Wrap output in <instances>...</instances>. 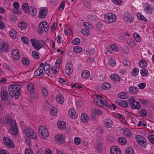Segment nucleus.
<instances>
[{
	"mask_svg": "<svg viewBox=\"0 0 154 154\" xmlns=\"http://www.w3.org/2000/svg\"><path fill=\"white\" fill-rule=\"evenodd\" d=\"M8 91L11 96L15 97L16 99H17L20 93L22 91L21 86L18 84H11L9 86Z\"/></svg>",
	"mask_w": 154,
	"mask_h": 154,
	"instance_id": "1",
	"label": "nucleus"
},
{
	"mask_svg": "<svg viewBox=\"0 0 154 154\" xmlns=\"http://www.w3.org/2000/svg\"><path fill=\"white\" fill-rule=\"evenodd\" d=\"M5 119L6 122H5V123L10 124L12 134H16L18 132V130L16 121L14 120H12L9 116H7L6 117Z\"/></svg>",
	"mask_w": 154,
	"mask_h": 154,
	"instance_id": "2",
	"label": "nucleus"
},
{
	"mask_svg": "<svg viewBox=\"0 0 154 154\" xmlns=\"http://www.w3.org/2000/svg\"><path fill=\"white\" fill-rule=\"evenodd\" d=\"M30 42L33 47L37 51L42 48L45 44L44 42L42 40L37 41L34 38L31 39Z\"/></svg>",
	"mask_w": 154,
	"mask_h": 154,
	"instance_id": "3",
	"label": "nucleus"
},
{
	"mask_svg": "<svg viewBox=\"0 0 154 154\" xmlns=\"http://www.w3.org/2000/svg\"><path fill=\"white\" fill-rule=\"evenodd\" d=\"M128 104L132 109H139L141 107L140 103L136 100L134 97H131L129 100Z\"/></svg>",
	"mask_w": 154,
	"mask_h": 154,
	"instance_id": "4",
	"label": "nucleus"
},
{
	"mask_svg": "<svg viewBox=\"0 0 154 154\" xmlns=\"http://www.w3.org/2000/svg\"><path fill=\"white\" fill-rule=\"evenodd\" d=\"M1 100L3 101H6L7 104H11L10 97L8 95V93L6 89L4 88L1 90Z\"/></svg>",
	"mask_w": 154,
	"mask_h": 154,
	"instance_id": "5",
	"label": "nucleus"
},
{
	"mask_svg": "<svg viewBox=\"0 0 154 154\" xmlns=\"http://www.w3.org/2000/svg\"><path fill=\"white\" fill-rule=\"evenodd\" d=\"M25 134L29 138L37 139L36 134L33 129L29 127L26 128L24 130Z\"/></svg>",
	"mask_w": 154,
	"mask_h": 154,
	"instance_id": "6",
	"label": "nucleus"
},
{
	"mask_svg": "<svg viewBox=\"0 0 154 154\" xmlns=\"http://www.w3.org/2000/svg\"><path fill=\"white\" fill-rule=\"evenodd\" d=\"M49 29V26L47 23L43 21L39 23L38 31L39 33L42 34L44 31L47 32Z\"/></svg>",
	"mask_w": 154,
	"mask_h": 154,
	"instance_id": "7",
	"label": "nucleus"
},
{
	"mask_svg": "<svg viewBox=\"0 0 154 154\" xmlns=\"http://www.w3.org/2000/svg\"><path fill=\"white\" fill-rule=\"evenodd\" d=\"M93 102L95 104L98 106L106 107L107 106V102L105 99L100 100L99 99H94Z\"/></svg>",
	"mask_w": 154,
	"mask_h": 154,
	"instance_id": "8",
	"label": "nucleus"
},
{
	"mask_svg": "<svg viewBox=\"0 0 154 154\" xmlns=\"http://www.w3.org/2000/svg\"><path fill=\"white\" fill-rule=\"evenodd\" d=\"M38 131L39 133L41 132V135L44 139L48 137L49 135V133L47 130L43 126H39Z\"/></svg>",
	"mask_w": 154,
	"mask_h": 154,
	"instance_id": "9",
	"label": "nucleus"
},
{
	"mask_svg": "<svg viewBox=\"0 0 154 154\" xmlns=\"http://www.w3.org/2000/svg\"><path fill=\"white\" fill-rule=\"evenodd\" d=\"M136 139L137 142L140 145L146 147L147 143L146 140L143 137L140 135H138L136 136Z\"/></svg>",
	"mask_w": 154,
	"mask_h": 154,
	"instance_id": "10",
	"label": "nucleus"
},
{
	"mask_svg": "<svg viewBox=\"0 0 154 154\" xmlns=\"http://www.w3.org/2000/svg\"><path fill=\"white\" fill-rule=\"evenodd\" d=\"M3 141L5 145L10 148H13L14 146L12 141L7 137H4L3 138Z\"/></svg>",
	"mask_w": 154,
	"mask_h": 154,
	"instance_id": "11",
	"label": "nucleus"
},
{
	"mask_svg": "<svg viewBox=\"0 0 154 154\" xmlns=\"http://www.w3.org/2000/svg\"><path fill=\"white\" fill-rule=\"evenodd\" d=\"M73 65L71 62L68 63L66 66L65 72L68 75H70L73 70Z\"/></svg>",
	"mask_w": 154,
	"mask_h": 154,
	"instance_id": "12",
	"label": "nucleus"
},
{
	"mask_svg": "<svg viewBox=\"0 0 154 154\" xmlns=\"http://www.w3.org/2000/svg\"><path fill=\"white\" fill-rule=\"evenodd\" d=\"M48 14V9L46 8L42 7L39 9V18H44Z\"/></svg>",
	"mask_w": 154,
	"mask_h": 154,
	"instance_id": "13",
	"label": "nucleus"
},
{
	"mask_svg": "<svg viewBox=\"0 0 154 154\" xmlns=\"http://www.w3.org/2000/svg\"><path fill=\"white\" fill-rule=\"evenodd\" d=\"M116 18L115 15L112 13H108L105 16L106 20L110 23L114 22L116 20Z\"/></svg>",
	"mask_w": 154,
	"mask_h": 154,
	"instance_id": "14",
	"label": "nucleus"
},
{
	"mask_svg": "<svg viewBox=\"0 0 154 154\" xmlns=\"http://www.w3.org/2000/svg\"><path fill=\"white\" fill-rule=\"evenodd\" d=\"M116 104L119 106L123 108H127L128 107V103L125 100H118L115 101Z\"/></svg>",
	"mask_w": 154,
	"mask_h": 154,
	"instance_id": "15",
	"label": "nucleus"
},
{
	"mask_svg": "<svg viewBox=\"0 0 154 154\" xmlns=\"http://www.w3.org/2000/svg\"><path fill=\"white\" fill-rule=\"evenodd\" d=\"M44 75V72L43 67L41 66L37 69L34 73V75L35 76H39L40 77H43Z\"/></svg>",
	"mask_w": 154,
	"mask_h": 154,
	"instance_id": "16",
	"label": "nucleus"
},
{
	"mask_svg": "<svg viewBox=\"0 0 154 154\" xmlns=\"http://www.w3.org/2000/svg\"><path fill=\"white\" fill-rule=\"evenodd\" d=\"M68 112L70 117L72 119H75L78 116L77 113L74 108L69 109Z\"/></svg>",
	"mask_w": 154,
	"mask_h": 154,
	"instance_id": "17",
	"label": "nucleus"
},
{
	"mask_svg": "<svg viewBox=\"0 0 154 154\" xmlns=\"http://www.w3.org/2000/svg\"><path fill=\"white\" fill-rule=\"evenodd\" d=\"M104 126L107 128H110L113 125V122L109 119H106L103 121Z\"/></svg>",
	"mask_w": 154,
	"mask_h": 154,
	"instance_id": "18",
	"label": "nucleus"
},
{
	"mask_svg": "<svg viewBox=\"0 0 154 154\" xmlns=\"http://www.w3.org/2000/svg\"><path fill=\"white\" fill-rule=\"evenodd\" d=\"M56 141L60 144H62L65 142L64 138L62 134H58L55 137Z\"/></svg>",
	"mask_w": 154,
	"mask_h": 154,
	"instance_id": "19",
	"label": "nucleus"
},
{
	"mask_svg": "<svg viewBox=\"0 0 154 154\" xmlns=\"http://www.w3.org/2000/svg\"><path fill=\"white\" fill-rule=\"evenodd\" d=\"M40 66L43 67V71L48 75L50 74V67L49 64L45 63L44 64L43 63H41L40 64Z\"/></svg>",
	"mask_w": 154,
	"mask_h": 154,
	"instance_id": "20",
	"label": "nucleus"
},
{
	"mask_svg": "<svg viewBox=\"0 0 154 154\" xmlns=\"http://www.w3.org/2000/svg\"><path fill=\"white\" fill-rule=\"evenodd\" d=\"M101 143L102 141L100 140H98L96 142L94 146L96 150L99 152H100L102 149Z\"/></svg>",
	"mask_w": 154,
	"mask_h": 154,
	"instance_id": "21",
	"label": "nucleus"
},
{
	"mask_svg": "<svg viewBox=\"0 0 154 154\" xmlns=\"http://www.w3.org/2000/svg\"><path fill=\"white\" fill-rule=\"evenodd\" d=\"M12 57L14 60H18L20 57V53L18 50L14 49L12 52Z\"/></svg>",
	"mask_w": 154,
	"mask_h": 154,
	"instance_id": "22",
	"label": "nucleus"
},
{
	"mask_svg": "<svg viewBox=\"0 0 154 154\" xmlns=\"http://www.w3.org/2000/svg\"><path fill=\"white\" fill-rule=\"evenodd\" d=\"M111 154H121L120 149L116 146H112L110 149Z\"/></svg>",
	"mask_w": 154,
	"mask_h": 154,
	"instance_id": "23",
	"label": "nucleus"
},
{
	"mask_svg": "<svg viewBox=\"0 0 154 154\" xmlns=\"http://www.w3.org/2000/svg\"><path fill=\"white\" fill-rule=\"evenodd\" d=\"M56 99L57 102L60 104H62L64 102L63 96L61 94H59L57 95Z\"/></svg>",
	"mask_w": 154,
	"mask_h": 154,
	"instance_id": "24",
	"label": "nucleus"
},
{
	"mask_svg": "<svg viewBox=\"0 0 154 154\" xmlns=\"http://www.w3.org/2000/svg\"><path fill=\"white\" fill-rule=\"evenodd\" d=\"M124 18L125 20L128 23H131L134 20V18L130 17L129 15L127 13L124 14Z\"/></svg>",
	"mask_w": 154,
	"mask_h": 154,
	"instance_id": "25",
	"label": "nucleus"
},
{
	"mask_svg": "<svg viewBox=\"0 0 154 154\" xmlns=\"http://www.w3.org/2000/svg\"><path fill=\"white\" fill-rule=\"evenodd\" d=\"M9 49L8 46L6 43H3L0 44V50L1 51L5 52L8 51Z\"/></svg>",
	"mask_w": 154,
	"mask_h": 154,
	"instance_id": "26",
	"label": "nucleus"
},
{
	"mask_svg": "<svg viewBox=\"0 0 154 154\" xmlns=\"http://www.w3.org/2000/svg\"><path fill=\"white\" fill-rule=\"evenodd\" d=\"M29 92L31 94H33L35 92V88L34 85L32 83H30L27 86Z\"/></svg>",
	"mask_w": 154,
	"mask_h": 154,
	"instance_id": "27",
	"label": "nucleus"
},
{
	"mask_svg": "<svg viewBox=\"0 0 154 154\" xmlns=\"http://www.w3.org/2000/svg\"><path fill=\"white\" fill-rule=\"evenodd\" d=\"M28 12H29V14L32 16H35L37 13L36 9L33 7H30Z\"/></svg>",
	"mask_w": 154,
	"mask_h": 154,
	"instance_id": "28",
	"label": "nucleus"
},
{
	"mask_svg": "<svg viewBox=\"0 0 154 154\" xmlns=\"http://www.w3.org/2000/svg\"><path fill=\"white\" fill-rule=\"evenodd\" d=\"M110 78L114 81L119 82L120 79V77L116 74H113L111 75Z\"/></svg>",
	"mask_w": 154,
	"mask_h": 154,
	"instance_id": "29",
	"label": "nucleus"
},
{
	"mask_svg": "<svg viewBox=\"0 0 154 154\" xmlns=\"http://www.w3.org/2000/svg\"><path fill=\"white\" fill-rule=\"evenodd\" d=\"M128 93L125 92H120L118 95L119 97L122 99H126L128 98Z\"/></svg>",
	"mask_w": 154,
	"mask_h": 154,
	"instance_id": "30",
	"label": "nucleus"
},
{
	"mask_svg": "<svg viewBox=\"0 0 154 154\" xmlns=\"http://www.w3.org/2000/svg\"><path fill=\"white\" fill-rule=\"evenodd\" d=\"M81 119L82 122L84 123L87 122L89 120V118L88 115L85 113L82 114Z\"/></svg>",
	"mask_w": 154,
	"mask_h": 154,
	"instance_id": "31",
	"label": "nucleus"
},
{
	"mask_svg": "<svg viewBox=\"0 0 154 154\" xmlns=\"http://www.w3.org/2000/svg\"><path fill=\"white\" fill-rule=\"evenodd\" d=\"M129 91L131 93L133 94H137L138 92L137 88L133 86L130 87L129 88Z\"/></svg>",
	"mask_w": 154,
	"mask_h": 154,
	"instance_id": "32",
	"label": "nucleus"
},
{
	"mask_svg": "<svg viewBox=\"0 0 154 154\" xmlns=\"http://www.w3.org/2000/svg\"><path fill=\"white\" fill-rule=\"evenodd\" d=\"M57 125L58 128L60 129H64L66 126L65 122L62 121H59Z\"/></svg>",
	"mask_w": 154,
	"mask_h": 154,
	"instance_id": "33",
	"label": "nucleus"
},
{
	"mask_svg": "<svg viewBox=\"0 0 154 154\" xmlns=\"http://www.w3.org/2000/svg\"><path fill=\"white\" fill-rule=\"evenodd\" d=\"M117 140L119 143L122 145L125 144L127 143L126 139L123 137H119Z\"/></svg>",
	"mask_w": 154,
	"mask_h": 154,
	"instance_id": "34",
	"label": "nucleus"
},
{
	"mask_svg": "<svg viewBox=\"0 0 154 154\" xmlns=\"http://www.w3.org/2000/svg\"><path fill=\"white\" fill-rule=\"evenodd\" d=\"M101 87L103 89L108 90L110 88L111 85L108 82L104 83L102 85Z\"/></svg>",
	"mask_w": 154,
	"mask_h": 154,
	"instance_id": "35",
	"label": "nucleus"
},
{
	"mask_svg": "<svg viewBox=\"0 0 154 154\" xmlns=\"http://www.w3.org/2000/svg\"><path fill=\"white\" fill-rule=\"evenodd\" d=\"M139 64L140 66L142 68L146 67L147 65L146 61L144 60H140L139 62Z\"/></svg>",
	"mask_w": 154,
	"mask_h": 154,
	"instance_id": "36",
	"label": "nucleus"
},
{
	"mask_svg": "<svg viewBox=\"0 0 154 154\" xmlns=\"http://www.w3.org/2000/svg\"><path fill=\"white\" fill-rule=\"evenodd\" d=\"M10 36L13 38L17 37V33L14 29H11L9 32Z\"/></svg>",
	"mask_w": 154,
	"mask_h": 154,
	"instance_id": "37",
	"label": "nucleus"
},
{
	"mask_svg": "<svg viewBox=\"0 0 154 154\" xmlns=\"http://www.w3.org/2000/svg\"><path fill=\"white\" fill-rule=\"evenodd\" d=\"M90 72L88 70H85L82 73V76L84 78H87L89 77Z\"/></svg>",
	"mask_w": 154,
	"mask_h": 154,
	"instance_id": "38",
	"label": "nucleus"
},
{
	"mask_svg": "<svg viewBox=\"0 0 154 154\" xmlns=\"http://www.w3.org/2000/svg\"><path fill=\"white\" fill-rule=\"evenodd\" d=\"M145 10H146L147 12L149 14H151L152 11V8L150 6V5L146 4L145 5Z\"/></svg>",
	"mask_w": 154,
	"mask_h": 154,
	"instance_id": "39",
	"label": "nucleus"
},
{
	"mask_svg": "<svg viewBox=\"0 0 154 154\" xmlns=\"http://www.w3.org/2000/svg\"><path fill=\"white\" fill-rule=\"evenodd\" d=\"M124 135L126 137H130L131 136V131L128 129H125L124 131Z\"/></svg>",
	"mask_w": 154,
	"mask_h": 154,
	"instance_id": "40",
	"label": "nucleus"
},
{
	"mask_svg": "<svg viewBox=\"0 0 154 154\" xmlns=\"http://www.w3.org/2000/svg\"><path fill=\"white\" fill-rule=\"evenodd\" d=\"M22 8L24 11L26 13L28 12V10L29 9L30 7L26 3H24L22 5Z\"/></svg>",
	"mask_w": 154,
	"mask_h": 154,
	"instance_id": "41",
	"label": "nucleus"
},
{
	"mask_svg": "<svg viewBox=\"0 0 154 154\" xmlns=\"http://www.w3.org/2000/svg\"><path fill=\"white\" fill-rule=\"evenodd\" d=\"M92 112L95 113L98 115H102L103 113V112L101 110L96 108H94L92 109Z\"/></svg>",
	"mask_w": 154,
	"mask_h": 154,
	"instance_id": "42",
	"label": "nucleus"
},
{
	"mask_svg": "<svg viewBox=\"0 0 154 154\" xmlns=\"http://www.w3.org/2000/svg\"><path fill=\"white\" fill-rule=\"evenodd\" d=\"M125 152L126 154H133L134 150L131 147H128L126 148Z\"/></svg>",
	"mask_w": 154,
	"mask_h": 154,
	"instance_id": "43",
	"label": "nucleus"
},
{
	"mask_svg": "<svg viewBox=\"0 0 154 154\" xmlns=\"http://www.w3.org/2000/svg\"><path fill=\"white\" fill-rule=\"evenodd\" d=\"M18 26L21 30H24L26 28L27 24L24 22H20L18 24Z\"/></svg>",
	"mask_w": 154,
	"mask_h": 154,
	"instance_id": "44",
	"label": "nucleus"
},
{
	"mask_svg": "<svg viewBox=\"0 0 154 154\" xmlns=\"http://www.w3.org/2000/svg\"><path fill=\"white\" fill-rule=\"evenodd\" d=\"M22 62L24 65L26 66L28 65L30 62L28 59L25 57H23L22 60Z\"/></svg>",
	"mask_w": 154,
	"mask_h": 154,
	"instance_id": "45",
	"label": "nucleus"
},
{
	"mask_svg": "<svg viewBox=\"0 0 154 154\" xmlns=\"http://www.w3.org/2000/svg\"><path fill=\"white\" fill-rule=\"evenodd\" d=\"M137 16L138 18L140 20H143L144 21H147V20L144 17L143 15H142L140 13H138L137 14Z\"/></svg>",
	"mask_w": 154,
	"mask_h": 154,
	"instance_id": "46",
	"label": "nucleus"
},
{
	"mask_svg": "<svg viewBox=\"0 0 154 154\" xmlns=\"http://www.w3.org/2000/svg\"><path fill=\"white\" fill-rule=\"evenodd\" d=\"M127 43L131 47L134 48L135 46V44L134 41L131 39H129L127 40Z\"/></svg>",
	"mask_w": 154,
	"mask_h": 154,
	"instance_id": "47",
	"label": "nucleus"
},
{
	"mask_svg": "<svg viewBox=\"0 0 154 154\" xmlns=\"http://www.w3.org/2000/svg\"><path fill=\"white\" fill-rule=\"evenodd\" d=\"M73 50L75 53H79L82 51V49L81 47L77 46L73 48Z\"/></svg>",
	"mask_w": 154,
	"mask_h": 154,
	"instance_id": "48",
	"label": "nucleus"
},
{
	"mask_svg": "<svg viewBox=\"0 0 154 154\" xmlns=\"http://www.w3.org/2000/svg\"><path fill=\"white\" fill-rule=\"evenodd\" d=\"M147 112L144 108L141 109L139 111V114L142 116H146L147 115Z\"/></svg>",
	"mask_w": 154,
	"mask_h": 154,
	"instance_id": "49",
	"label": "nucleus"
},
{
	"mask_svg": "<svg viewBox=\"0 0 154 154\" xmlns=\"http://www.w3.org/2000/svg\"><path fill=\"white\" fill-rule=\"evenodd\" d=\"M81 32L83 35L86 36H88L90 33V32L88 30L85 29H82Z\"/></svg>",
	"mask_w": 154,
	"mask_h": 154,
	"instance_id": "50",
	"label": "nucleus"
},
{
	"mask_svg": "<svg viewBox=\"0 0 154 154\" xmlns=\"http://www.w3.org/2000/svg\"><path fill=\"white\" fill-rule=\"evenodd\" d=\"M42 95L44 97H47L48 95V90L45 87L42 88Z\"/></svg>",
	"mask_w": 154,
	"mask_h": 154,
	"instance_id": "51",
	"label": "nucleus"
},
{
	"mask_svg": "<svg viewBox=\"0 0 154 154\" xmlns=\"http://www.w3.org/2000/svg\"><path fill=\"white\" fill-rule=\"evenodd\" d=\"M140 73L142 76L146 77L148 75V71L147 69H143L141 70Z\"/></svg>",
	"mask_w": 154,
	"mask_h": 154,
	"instance_id": "52",
	"label": "nucleus"
},
{
	"mask_svg": "<svg viewBox=\"0 0 154 154\" xmlns=\"http://www.w3.org/2000/svg\"><path fill=\"white\" fill-rule=\"evenodd\" d=\"M72 44L74 45H78L80 43V40L78 38H76L73 39L72 42Z\"/></svg>",
	"mask_w": 154,
	"mask_h": 154,
	"instance_id": "53",
	"label": "nucleus"
},
{
	"mask_svg": "<svg viewBox=\"0 0 154 154\" xmlns=\"http://www.w3.org/2000/svg\"><path fill=\"white\" fill-rule=\"evenodd\" d=\"M134 37L136 41L140 42L141 41V38L139 35L137 33H135L134 34Z\"/></svg>",
	"mask_w": 154,
	"mask_h": 154,
	"instance_id": "54",
	"label": "nucleus"
},
{
	"mask_svg": "<svg viewBox=\"0 0 154 154\" xmlns=\"http://www.w3.org/2000/svg\"><path fill=\"white\" fill-rule=\"evenodd\" d=\"M57 113V109L55 107L52 108L51 110L50 113L53 116H55Z\"/></svg>",
	"mask_w": 154,
	"mask_h": 154,
	"instance_id": "55",
	"label": "nucleus"
},
{
	"mask_svg": "<svg viewBox=\"0 0 154 154\" xmlns=\"http://www.w3.org/2000/svg\"><path fill=\"white\" fill-rule=\"evenodd\" d=\"M74 142L75 144L79 145L81 143V140L79 137H76L74 139Z\"/></svg>",
	"mask_w": 154,
	"mask_h": 154,
	"instance_id": "56",
	"label": "nucleus"
},
{
	"mask_svg": "<svg viewBox=\"0 0 154 154\" xmlns=\"http://www.w3.org/2000/svg\"><path fill=\"white\" fill-rule=\"evenodd\" d=\"M116 61L115 59H110L109 61V65L112 66H113L116 65Z\"/></svg>",
	"mask_w": 154,
	"mask_h": 154,
	"instance_id": "57",
	"label": "nucleus"
},
{
	"mask_svg": "<svg viewBox=\"0 0 154 154\" xmlns=\"http://www.w3.org/2000/svg\"><path fill=\"white\" fill-rule=\"evenodd\" d=\"M139 69L138 68H135L132 72V74L134 76H136L138 74Z\"/></svg>",
	"mask_w": 154,
	"mask_h": 154,
	"instance_id": "58",
	"label": "nucleus"
},
{
	"mask_svg": "<svg viewBox=\"0 0 154 154\" xmlns=\"http://www.w3.org/2000/svg\"><path fill=\"white\" fill-rule=\"evenodd\" d=\"M32 55L34 58L36 59H38L39 58V56L37 52L35 51H32Z\"/></svg>",
	"mask_w": 154,
	"mask_h": 154,
	"instance_id": "59",
	"label": "nucleus"
},
{
	"mask_svg": "<svg viewBox=\"0 0 154 154\" xmlns=\"http://www.w3.org/2000/svg\"><path fill=\"white\" fill-rule=\"evenodd\" d=\"M111 49L114 51H117L118 48L117 46L115 45L111 44L110 45Z\"/></svg>",
	"mask_w": 154,
	"mask_h": 154,
	"instance_id": "60",
	"label": "nucleus"
},
{
	"mask_svg": "<svg viewBox=\"0 0 154 154\" xmlns=\"http://www.w3.org/2000/svg\"><path fill=\"white\" fill-rule=\"evenodd\" d=\"M21 40L23 42L26 44H28L29 42L28 38L26 37H22Z\"/></svg>",
	"mask_w": 154,
	"mask_h": 154,
	"instance_id": "61",
	"label": "nucleus"
},
{
	"mask_svg": "<svg viewBox=\"0 0 154 154\" xmlns=\"http://www.w3.org/2000/svg\"><path fill=\"white\" fill-rule=\"evenodd\" d=\"M83 25L84 26L86 27L89 29L91 28V25L88 22H84Z\"/></svg>",
	"mask_w": 154,
	"mask_h": 154,
	"instance_id": "62",
	"label": "nucleus"
},
{
	"mask_svg": "<svg viewBox=\"0 0 154 154\" xmlns=\"http://www.w3.org/2000/svg\"><path fill=\"white\" fill-rule=\"evenodd\" d=\"M148 138L150 141L154 144V135H150L149 136Z\"/></svg>",
	"mask_w": 154,
	"mask_h": 154,
	"instance_id": "63",
	"label": "nucleus"
},
{
	"mask_svg": "<svg viewBox=\"0 0 154 154\" xmlns=\"http://www.w3.org/2000/svg\"><path fill=\"white\" fill-rule=\"evenodd\" d=\"M146 84L145 83H142L138 85L137 86L140 89H143L146 87Z\"/></svg>",
	"mask_w": 154,
	"mask_h": 154,
	"instance_id": "64",
	"label": "nucleus"
}]
</instances>
